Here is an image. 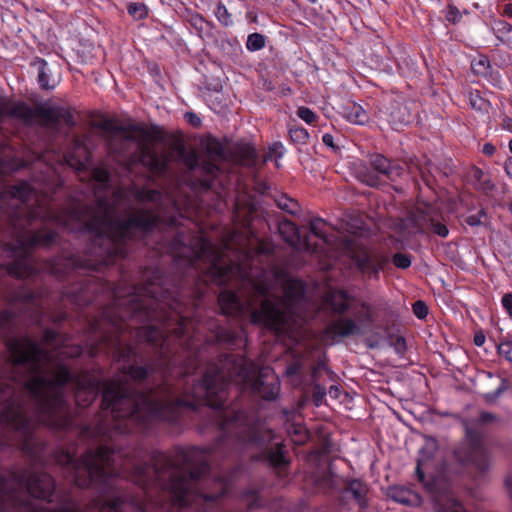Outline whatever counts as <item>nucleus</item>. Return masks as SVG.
I'll use <instances>...</instances> for the list:
<instances>
[{
  "label": "nucleus",
  "instance_id": "f257e3e1",
  "mask_svg": "<svg viewBox=\"0 0 512 512\" xmlns=\"http://www.w3.org/2000/svg\"><path fill=\"white\" fill-rule=\"evenodd\" d=\"M223 258H173V267L184 268L172 288L165 286L162 270L155 268L146 277L142 298L134 293L127 299L102 309L90 323L95 339L89 353L112 354L120 369L141 385L151 373L162 377L139 390L122 378L131 390L147 395L149 401L179 406L172 421L153 419L136 431H149L157 424L177 425L185 417L205 418L224 430V365L208 362L211 344L189 338V324L209 284L220 287L217 295L219 313L224 315Z\"/></svg>",
  "mask_w": 512,
  "mask_h": 512
},
{
  "label": "nucleus",
  "instance_id": "f03ea898",
  "mask_svg": "<svg viewBox=\"0 0 512 512\" xmlns=\"http://www.w3.org/2000/svg\"><path fill=\"white\" fill-rule=\"evenodd\" d=\"M82 352L79 345L61 346L53 351L52 363L31 375L26 387L38 426L55 431L75 429L84 439L100 440L103 444L90 450L106 449L110 469L136 486L164 494L171 506L222 512L224 483H216L215 494L205 491L211 481L206 449H181L173 458L153 451L149 461H144L146 452L121 444L122 438L134 432L133 427H145L153 419L174 420L179 406L151 402L121 380L102 379L87 370L72 373L63 360L79 357Z\"/></svg>",
  "mask_w": 512,
  "mask_h": 512
},
{
  "label": "nucleus",
  "instance_id": "7ed1b4c3",
  "mask_svg": "<svg viewBox=\"0 0 512 512\" xmlns=\"http://www.w3.org/2000/svg\"><path fill=\"white\" fill-rule=\"evenodd\" d=\"M29 367L11 368L4 361L0 370V446L16 447L33 464L44 461L46 445L36 435L38 419L34 415L33 401L25 381V395L17 391L16 385L22 382L19 370Z\"/></svg>",
  "mask_w": 512,
  "mask_h": 512
},
{
  "label": "nucleus",
  "instance_id": "20e7f679",
  "mask_svg": "<svg viewBox=\"0 0 512 512\" xmlns=\"http://www.w3.org/2000/svg\"><path fill=\"white\" fill-rule=\"evenodd\" d=\"M277 228L279 236L294 251L316 256H332L331 252H341L338 256H370L366 251L368 231L362 226L343 233L324 219L314 217L306 227L284 219L278 222Z\"/></svg>",
  "mask_w": 512,
  "mask_h": 512
},
{
  "label": "nucleus",
  "instance_id": "39448f33",
  "mask_svg": "<svg viewBox=\"0 0 512 512\" xmlns=\"http://www.w3.org/2000/svg\"><path fill=\"white\" fill-rule=\"evenodd\" d=\"M254 287L259 295L268 298L262 302L259 310L253 311L252 322L277 332L283 330L294 305L303 297V282L283 269L273 268L263 272L261 278L254 282Z\"/></svg>",
  "mask_w": 512,
  "mask_h": 512
},
{
  "label": "nucleus",
  "instance_id": "423d86ee",
  "mask_svg": "<svg viewBox=\"0 0 512 512\" xmlns=\"http://www.w3.org/2000/svg\"><path fill=\"white\" fill-rule=\"evenodd\" d=\"M255 206L247 201L243 206L239 200L234 204L232 221L234 229L226 224V256H278L276 245L269 238L260 236L253 228Z\"/></svg>",
  "mask_w": 512,
  "mask_h": 512
},
{
  "label": "nucleus",
  "instance_id": "0eeeda50",
  "mask_svg": "<svg viewBox=\"0 0 512 512\" xmlns=\"http://www.w3.org/2000/svg\"><path fill=\"white\" fill-rule=\"evenodd\" d=\"M107 142L115 153H124L131 145H135L139 161L154 174L162 175L167 169L168 155L159 154L154 149L152 135L142 126L110 127L107 129Z\"/></svg>",
  "mask_w": 512,
  "mask_h": 512
},
{
  "label": "nucleus",
  "instance_id": "6e6552de",
  "mask_svg": "<svg viewBox=\"0 0 512 512\" xmlns=\"http://www.w3.org/2000/svg\"><path fill=\"white\" fill-rule=\"evenodd\" d=\"M15 313L4 309L0 312V334L4 338L6 349L9 352L7 365L11 368L29 367L33 374L42 366L53 361V351L41 347L30 336H11L14 330Z\"/></svg>",
  "mask_w": 512,
  "mask_h": 512
},
{
  "label": "nucleus",
  "instance_id": "1a4fd4ad",
  "mask_svg": "<svg viewBox=\"0 0 512 512\" xmlns=\"http://www.w3.org/2000/svg\"><path fill=\"white\" fill-rule=\"evenodd\" d=\"M394 226L396 239L401 243L402 248H410L414 251L418 246V236L446 238L449 235L443 213L430 204L412 209L404 218L396 219Z\"/></svg>",
  "mask_w": 512,
  "mask_h": 512
},
{
  "label": "nucleus",
  "instance_id": "9d476101",
  "mask_svg": "<svg viewBox=\"0 0 512 512\" xmlns=\"http://www.w3.org/2000/svg\"><path fill=\"white\" fill-rule=\"evenodd\" d=\"M9 276L17 280H25L20 283L12 293L11 301L27 305L38 304V294L30 287V283L36 284L42 281L43 271L38 267L36 258H13V262L6 268Z\"/></svg>",
  "mask_w": 512,
  "mask_h": 512
},
{
  "label": "nucleus",
  "instance_id": "9b49d317",
  "mask_svg": "<svg viewBox=\"0 0 512 512\" xmlns=\"http://www.w3.org/2000/svg\"><path fill=\"white\" fill-rule=\"evenodd\" d=\"M405 170V164L391 160L383 154L372 153L368 156V166L360 168L357 174L362 183L378 188L386 181H397L404 175Z\"/></svg>",
  "mask_w": 512,
  "mask_h": 512
},
{
  "label": "nucleus",
  "instance_id": "f8f14e48",
  "mask_svg": "<svg viewBox=\"0 0 512 512\" xmlns=\"http://www.w3.org/2000/svg\"><path fill=\"white\" fill-rule=\"evenodd\" d=\"M241 381L252 387L262 398L267 400L275 399L280 391V383L275 372L270 367H263L259 371L258 379L253 380L252 371L241 367L238 373Z\"/></svg>",
  "mask_w": 512,
  "mask_h": 512
},
{
  "label": "nucleus",
  "instance_id": "ddd939ff",
  "mask_svg": "<svg viewBox=\"0 0 512 512\" xmlns=\"http://www.w3.org/2000/svg\"><path fill=\"white\" fill-rule=\"evenodd\" d=\"M258 160V151L251 143L238 142L230 146L226 139V164L231 162L246 169H257Z\"/></svg>",
  "mask_w": 512,
  "mask_h": 512
},
{
  "label": "nucleus",
  "instance_id": "4468645a",
  "mask_svg": "<svg viewBox=\"0 0 512 512\" xmlns=\"http://www.w3.org/2000/svg\"><path fill=\"white\" fill-rule=\"evenodd\" d=\"M82 258H49L45 264V269L49 271L58 280H66L68 282L83 276L84 267L78 265V260Z\"/></svg>",
  "mask_w": 512,
  "mask_h": 512
},
{
  "label": "nucleus",
  "instance_id": "2eb2a0df",
  "mask_svg": "<svg viewBox=\"0 0 512 512\" xmlns=\"http://www.w3.org/2000/svg\"><path fill=\"white\" fill-rule=\"evenodd\" d=\"M415 102L397 97L390 101L387 107L388 121L394 129L408 125L414 118Z\"/></svg>",
  "mask_w": 512,
  "mask_h": 512
},
{
  "label": "nucleus",
  "instance_id": "dca6fc26",
  "mask_svg": "<svg viewBox=\"0 0 512 512\" xmlns=\"http://www.w3.org/2000/svg\"><path fill=\"white\" fill-rule=\"evenodd\" d=\"M358 330L359 328L353 320L341 318L327 326L321 340L326 345H333L342 337L356 334Z\"/></svg>",
  "mask_w": 512,
  "mask_h": 512
},
{
  "label": "nucleus",
  "instance_id": "f3484780",
  "mask_svg": "<svg viewBox=\"0 0 512 512\" xmlns=\"http://www.w3.org/2000/svg\"><path fill=\"white\" fill-rule=\"evenodd\" d=\"M99 288L95 283V279L91 276H85L84 278L77 280V286L74 287L69 293L71 295L72 300L81 305V304H90L94 300V296L91 294H96Z\"/></svg>",
  "mask_w": 512,
  "mask_h": 512
},
{
  "label": "nucleus",
  "instance_id": "a211bd4d",
  "mask_svg": "<svg viewBox=\"0 0 512 512\" xmlns=\"http://www.w3.org/2000/svg\"><path fill=\"white\" fill-rule=\"evenodd\" d=\"M471 69L476 76L486 79L494 86H498L501 82L500 73L493 69L491 62L486 55L481 54L473 58L471 61Z\"/></svg>",
  "mask_w": 512,
  "mask_h": 512
},
{
  "label": "nucleus",
  "instance_id": "6ab92c4d",
  "mask_svg": "<svg viewBox=\"0 0 512 512\" xmlns=\"http://www.w3.org/2000/svg\"><path fill=\"white\" fill-rule=\"evenodd\" d=\"M8 116L29 123L34 118V111L30 106L23 102H2L0 104V118Z\"/></svg>",
  "mask_w": 512,
  "mask_h": 512
},
{
  "label": "nucleus",
  "instance_id": "aec40b11",
  "mask_svg": "<svg viewBox=\"0 0 512 512\" xmlns=\"http://www.w3.org/2000/svg\"><path fill=\"white\" fill-rule=\"evenodd\" d=\"M205 148L208 152L210 161L203 164V170L210 176H213L218 171L216 164L217 159L221 158L224 152L223 145L213 137H208L205 140Z\"/></svg>",
  "mask_w": 512,
  "mask_h": 512
},
{
  "label": "nucleus",
  "instance_id": "412c9836",
  "mask_svg": "<svg viewBox=\"0 0 512 512\" xmlns=\"http://www.w3.org/2000/svg\"><path fill=\"white\" fill-rule=\"evenodd\" d=\"M341 114L348 122L355 125H365L369 122L368 112L354 101H348L341 106Z\"/></svg>",
  "mask_w": 512,
  "mask_h": 512
},
{
  "label": "nucleus",
  "instance_id": "4be33fe9",
  "mask_svg": "<svg viewBox=\"0 0 512 512\" xmlns=\"http://www.w3.org/2000/svg\"><path fill=\"white\" fill-rule=\"evenodd\" d=\"M490 29L495 37L505 46L512 47V25L503 19H494Z\"/></svg>",
  "mask_w": 512,
  "mask_h": 512
},
{
  "label": "nucleus",
  "instance_id": "5701e85b",
  "mask_svg": "<svg viewBox=\"0 0 512 512\" xmlns=\"http://www.w3.org/2000/svg\"><path fill=\"white\" fill-rule=\"evenodd\" d=\"M471 177L475 189L485 195H489L495 189V184L481 168L474 166L471 170Z\"/></svg>",
  "mask_w": 512,
  "mask_h": 512
},
{
  "label": "nucleus",
  "instance_id": "b1692460",
  "mask_svg": "<svg viewBox=\"0 0 512 512\" xmlns=\"http://www.w3.org/2000/svg\"><path fill=\"white\" fill-rule=\"evenodd\" d=\"M450 171V169L449 171H442L439 167L432 165L430 161H425L424 164L419 165L421 179L429 188L433 187L438 174L448 177Z\"/></svg>",
  "mask_w": 512,
  "mask_h": 512
},
{
  "label": "nucleus",
  "instance_id": "393cba45",
  "mask_svg": "<svg viewBox=\"0 0 512 512\" xmlns=\"http://www.w3.org/2000/svg\"><path fill=\"white\" fill-rule=\"evenodd\" d=\"M38 80L42 88L54 89L59 83V76L52 73L51 68L45 60H39Z\"/></svg>",
  "mask_w": 512,
  "mask_h": 512
},
{
  "label": "nucleus",
  "instance_id": "a878e982",
  "mask_svg": "<svg viewBox=\"0 0 512 512\" xmlns=\"http://www.w3.org/2000/svg\"><path fill=\"white\" fill-rule=\"evenodd\" d=\"M325 303L329 304L335 312H344L349 306V297L342 290H332L325 296Z\"/></svg>",
  "mask_w": 512,
  "mask_h": 512
},
{
  "label": "nucleus",
  "instance_id": "bb28decb",
  "mask_svg": "<svg viewBox=\"0 0 512 512\" xmlns=\"http://www.w3.org/2000/svg\"><path fill=\"white\" fill-rule=\"evenodd\" d=\"M286 151L287 150L281 141L273 142L268 146L267 151L263 155V163L275 160V167L279 169L281 167L279 159L283 158V156L286 154Z\"/></svg>",
  "mask_w": 512,
  "mask_h": 512
},
{
  "label": "nucleus",
  "instance_id": "cd10ccee",
  "mask_svg": "<svg viewBox=\"0 0 512 512\" xmlns=\"http://www.w3.org/2000/svg\"><path fill=\"white\" fill-rule=\"evenodd\" d=\"M464 222L474 227H489L491 224V217L485 208H480L476 213L469 214L464 218Z\"/></svg>",
  "mask_w": 512,
  "mask_h": 512
},
{
  "label": "nucleus",
  "instance_id": "c85d7f7f",
  "mask_svg": "<svg viewBox=\"0 0 512 512\" xmlns=\"http://www.w3.org/2000/svg\"><path fill=\"white\" fill-rule=\"evenodd\" d=\"M288 135L290 142L297 146L307 145L310 140V133L302 126H289Z\"/></svg>",
  "mask_w": 512,
  "mask_h": 512
},
{
  "label": "nucleus",
  "instance_id": "c756f323",
  "mask_svg": "<svg viewBox=\"0 0 512 512\" xmlns=\"http://www.w3.org/2000/svg\"><path fill=\"white\" fill-rule=\"evenodd\" d=\"M442 14L447 22L452 25H457L461 22L463 14H469L467 9H460L454 4L449 3L443 10Z\"/></svg>",
  "mask_w": 512,
  "mask_h": 512
},
{
  "label": "nucleus",
  "instance_id": "7c9ffc66",
  "mask_svg": "<svg viewBox=\"0 0 512 512\" xmlns=\"http://www.w3.org/2000/svg\"><path fill=\"white\" fill-rule=\"evenodd\" d=\"M436 448H437L436 440L430 438V439L426 440L424 447L420 450V458L418 460V465H417V473H418L420 480H422L424 477L423 473L421 472L420 467L428 460V458H430V456L434 453Z\"/></svg>",
  "mask_w": 512,
  "mask_h": 512
},
{
  "label": "nucleus",
  "instance_id": "2f4dec72",
  "mask_svg": "<svg viewBox=\"0 0 512 512\" xmlns=\"http://www.w3.org/2000/svg\"><path fill=\"white\" fill-rule=\"evenodd\" d=\"M41 118L50 126H55L61 122L62 108L48 107L42 108L39 112Z\"/></svg>",
  "mask_w": 512,
  "mask_h": 512
},
{
  "label": "nucleus",
  "instance_id": "473e14b6",
  "mask_svg": "<svg viewBox=\"0 0 512 512\" xmlns=\"http://www.w3.org/2000/svg\"><path fill=\"white\" fill-rule=\"evenodd\" d=\"M393 500L402 504H410L415 495L408 489L402 487H393L389 489L388 494Z\"/></svg>",
  "mask_w": 512,
  "mask_h": 512
},
{
  "label": "nucleus",
  "instance_id": "72a5a7b5",
  "mask_svg": "<svg viewBox=\"0 0 512 512\" xmlns=\"http://www.w3.org/2000/svg\"><path fill=\"white\" fill-rule=\"evenodd\" d=\"M266 36L261 33H251L247 37L246 48L250 52H256L263 49L266 45Z\"/></svg>",
  "mask_w": 512,
  "mask_h": 512
},
{
  "label": "nucleus",
  "instance_id": "f704fd0d",
  "mask_svg": "<svg viewBox=\"0 0 512 512\" xmlns=\"http://www.w3.org/2000/svg\"><path fill=\"white\" fill-rule=\"evenodd\" d=\"M296 115L308 125L318 126L320 116L306 106H299Z\"/></svg>",
  "mask_w": 512,
  "mask_h": 512
},
{
  "label": "nucleus",
  "instance_id": "c9c22d12",
  "mask_svg": "<svg viewBox=\"0 0 512 512\" xmlns=\"http://www.w3.org/2000/svg\"><path fill=\"white\" fill-rule=\"evenodd\" d=\"M267 458L269 463L274 467H282L287 464L283 447L278 443L275 448L271 449Z\"/></svg>",
  "mask_w": 512,
  "mask_h": 512
},
{
  "label": "nucleus",
  "instance_id": "e433bc0d",
  "mask_svg": "<svg viewBox=\"0 0 512 512\" xmlns=\"http://www.w3.org/2000/svg\"><path fill=\"white\" fill-rule=\"evenodd\" d=\"M96 188H107L110 185V174L104 168H96L92 172Z\"/></svg>",
  "mask_w": 512,
  "mask_h": 512
},
{
  "label": "nucleus",
  "instance_id": "4c0bfd02",
  "mask_svg": "<svg viewBox=\"0 0 512 512\" xmlns=\"http://www.w3.org/2000/svg\"><path fill=\"white\" fill-rule=\"evenodd\" d=\"M442 501L445 503H438L436 507L439 512H465L462 505L449 496H444Z\"/></svg>",
  "mask_w": 512,
  "mask_h": 512
},
{
  "label": "nucleus",
  "instance_id": "58836bf2",
  "mask_svg": "<svg viewBox=\"0 0 512 512\" xmlns=\"http://www.w3.org/2000/svg\"><path fill=\"white\" fill-rule=\"evenodd\" d=\"M356 265L363 273L376 274L378 269L374 263L376 258H355Z\"/></svg>",
  "mask_w": 512,
  "mask_h": 512
},
{
  "label": "nucleus",
  "instance_id": "ea45409f",
  "mask_svg": "<svg viewBox=\"0 0 512 512\" xmlns=\"http://www.w3.org/2000/svg\"><path fill=\"white\" fill-rule=\"evenodd\" d=\"M468 101L470 106L475 109L482 111L485 106V99L480 95V92L478 90H471L468 93Z\"/></svg>",
  "mask_w": 512,
  "mask_h": 512
},
{
  "label": "nucleus",
  "instance_id": "a19ab883",
  "mask_svg": "<svg viewBox=\"0 0 512 512\" xmlns=\"http://www.w3.org/2000/svg\"><path fill=\"white\" fill-rule=\"evenodd\" d=\"M179 153L188 169L192 170L198 165V157L194 151L181 149Z\"/></svg>",
  "mask_w": 512,
  "mask_h": 512
},
{
  "label": "nucleus",
  "instance_id": "79ce46f5",
  "mask_svg": "<svg viewBox=\"0 0 512 512\" xmlns=\"http://www.w3.org/2000/svg\"><path fill=\"white\" fill-rule=\"evenodd\" d=\"M128 12L136 19H143L147 15L146 7L140 3H131L128 6Z\"/></svg>",
  "mask_w": 512,
  "mask_h": 512
},
{
  "label": "nucleus",
  "instance_id": "37998d69",
  "mask_svg": "<svg viewBox=\"0 0 512 512\" xmlns=\"http://www.w3.org/2000/svg\"><path fill=\"white\" fill-rule=\"evenodd\" d=\"M348 491L353 494L354 498L357 499L361 505H363L361 500H362L363 494L366 491V488L360 481L356 480V481L351 482V484L348 488Z\"/></svg>",
  "mask_w": 512,
  "mask_h": 512
},
{
  "label": "nucleus",
  "instance_id": "c03bdc74",
  "mask_svg": "<svg viewBox=\"0 0 512 512\" xmlns=\"http://www.w3.org/2000/svg\"><path fill=\"white\" fill-rule=\"evenodd\" d=\"M59 337V334L55 330L47 328L43 332L42 340L46 345L52 346L58 343Z\"/></svg>",
  "mask_w": 512,
  "mask_h": 512
},
{
  "label": "nucleus",
  "instance_id": "a18cd8bd",
  "mask_svg": "<svg viewBox=\"0 0 512 512\" xmlns=\"http://www.w3.org/2000/svg\"><path fill=\"white\" fill-rule=\"evenodd\" d=\"M278 206L282 210H284L290 214H294L297 210L298 204H297V202H295L292 199L282 198L278 201Z\"/></svg>",
  "mask_w": 512,
  "mask_h": 512
},
{
  "label": "nucleus",
  "instance_id": "49530a36",
  "mask_svg": "<svg viewBox=\"0 0 512 512\" xmlns=\"http://www.w3.org/2000/svg\"><path fill=\"white\" fill-rule=\"evenodd\" d=\"M413 312L419 319H424L428 315V307L423 301H416L413 304Z\"/></svg>",
  "mask_w": 512,
  "mask_h": 512
},
{
  "label": "nucleus",
  "instance_id": "de8ad7c7",
  "mask_svg": "<svg viewBox=\"0 0 512 512\" xmlns=\"http://www.w3.org/2000/svg\"><path fill=\"white\" fill-rule=\"evenodd\" d=\"M498 352L501 356L512 363V342H502L498 346Z\"/></svg>",
  "mask_w": 512,
  "mask_h": 512
},
{
  "label": "nucleus",
  "instance_id": "09e8293b",
  "mask_svg": "<svg viewBox=\"0 0 512 512\" xmlns=\"http://www.w3.org/2000/svg\"><path fill=\"white\" fill-rule=\"evenodd\" d=\"M322 142L324 145L329 147L333 152H337L340 150L339 146L335 144L334 142V136L330 133H325L322 136Z\"/></svg>",
  "mask_w": 512,
  "mask_h": 512
},
{
  "label": "nucleus",
  "instance_id": "8fccbe9b",
  "mask_svg": "<svg viewBox=\"0 0 512 512\" xmlns=\"http://www.w3.org/2000/svg\"><path fill=\"white\" fill-rule=\"evenodd\" d=\"M503 308L506 310L510 318H512V293H506L501 299Z\"/></svg>",
  "mask_w": 512,
  "mask_h": 512
},
{
  "label": "nucleus",
  "instance_id": "3c124183",
  "mask_svg": "<svg viewBox=\"0 0 512 512\" xmlns=\"http://www.w3.org/2000/svg\"><path fill=\"white\" fill-rule=\"evenodd\" d=\"M295 433L296 435L298 436L296 439H293V441L297 444H302L304 443L307 438H308V434H307V431L304 427L302 426H299V427H296L295 428Z\"/></svg>",
  "mask_w": 512,
  "mask_h": 512
},
{
  "label": "nucleus",
  "instance_id": "603ef678",
  "mask_svg": "<svg viewBox=\"0 0 512 512\" xmlns=\"http://www.w3.org/2000/svg\"><path fill=\"white\" fill-rule=\"evenodd\" d=\"M61 122H65V124L69 127H72L75 125V120H74L71 112H69L68 110L63 109V108H62V114H61Z\"/></svg>",
  "mask_w": 512,
  "mask_h": 512
},
{
  "label": "nucleus",
  "instance_id": "864d4df0",
  "mask_svg": "<svg viewBox=\"0 0 512 512\" xmlns=\"http://www.w3.org/2000/svg\"><path fill=\"white\" fill-rule=\"evenodd\" d=\"M175 245H182V246H186V245H190L192 246V242L186 237L184 231H179L177 233V236H176V239H175Z\"/></svg>",
  "mask_w": 512,
  "mask_h": 512
},
{
  "label": "nucleus",
  "instance_id": "5fc2aeb1",
  "mask_svg": "<svg viewBox=\"0 0 512 512\" xmlns=\"http://www.w3.org/2000/svg\"><path fill=\"white\" fill-rule=\"evenodd\" d=\"M393 264L400 269H406L411 265V258H392Z\"/></svg>",
  "mask_w": 512,
  "mask_h": 512
},
{
  "label": "nucleus",
  "instance_id": "6e6d98bb",
  "mask_svg": "<svg viewBox=\"0 0 512 512\" xmlns=\"http://www.w3.org/2000/svg\"><path fill=\"white\" fill-rule=\"evenodd\" d=\"M185 119L188 123H190L194 127H198L201 124V119L192 112H187L185 114Z\"/></svg>",
  "mask_w": 512,
  "mask_h": 512
},
{
  "label": "nucleus",
  "instance_id": "4d7b16f0",
  "mask_svg": "<svg viewBox=\"0 0 512 512\" xmlns=\"http://www.w3.org/2000/svg\"><path fill=\"white\" fill-rule=\"evenodd\" d=\"M496 152V146L492 143H485L482 148V153L488 157H492Z\"/></svg>",
  "mask_w": 512,
  "mask_h": 512
},
{
  "label": "nucleus",
  "instance_id": "13d9d810",
  "mask_svg": "<svg viewBox=\"0 0 512 512\" xmlns=\"http://www.w3.org/2000/svg\"><path fill=\"white\" fill-rule=\"evenodd\" d=\"M480 455V456H484V451L481 449V448H476L472 455L470 456V458L468 459V461H471L473 463H475L479 468H482V466L477 462V459L476 457Z\"/></svg>",
  "mask_w": 512,
  "mask_h": 512
},
{
  "label": "nucleus",
  "instance_id": "bf43d9fd",
  "mask_svg": "<svg viewBox=\"0 0 512 512\" xmlns=\"http://www.w3.org/2000/svg\"><path fill=\"white\" fill-rule=\"evenodd\" d=\"M501 16L512 19V2L503 5Z\"/></svg>",
  "mask_w": 512,
  "mask_h": 512
},
{
  "label": "nucleus",
  "instance_id": "052dcab7",
  "mask_svg": "<svg viewBox=\"0 0 512 512\" xmlns=\"http://www.w3.org/2000/svg\"><path fill=\"white\" fill-rule=\"evenodd\" d=\"M504 170H505L506 174H507L510 178H512V157H510V158L505 162Z\"/></svg>",
  "mask_w": 512,
  "mask_h": 512
},
{
  "label": "nucleus",
  "instance_id": "680f3d73",
  "mask_svg": "<svg viewBox=\"0 0 512 512\" xmlns=\"http://www.w3.org/2000/svg\"><path fill=\"white\" fill-rule=\"evenodd\" d=\"M485 343V336L483 334L475 335L474 344L476 346H482Z\"/></svg>",
  "mask_w": 512,
  "mask_h": 512
},
{
  "label": "nucleus",
  "instance_id": "e2e57ef3",
  "mask_svg": "<svg viewBox=\"0 0 512 512\" xmlns=\"http://www.w3.org/2000/svg\"><path fill=\"white\" fill-rule=\"evenodd\" d=\"M280 94L282 96H288V95H291L292 94V89L288 86H283L281 88V91H280Z\"/></svg>",
  "mask_w": 512,
  "mask_h": 512
},
{
  "label": "nucleus",
  "instance_id": "0e129e2a",
  "mask_svg": "<svg viewBox=\"0 0 512 512\" xmlns=\"http://www.w3.org/2000/svg\"><path fill=\"white\" fill-rule=\"evenodd\" d=\"M493 418L494 417L489 413H482L480 417L481 421L484 423L491 421Z\"/></svg>",
  "mask_w": 512,
  "mask_h": 512
},
{
  "label": "nucleus",
  "instance_id": "69168bd1",
  "mask_svg": "<svg viewBox=\"0 0 512 512\" xmlns=\"http://www.w3.org/2000/svg\"><path fill=\"white\" fill-rule=\"evenodd\" d=\"M297 369H298V368H297L296 366H293V365H292V366H290V367H288V368H287L286 373H287L288 375H292V374H294V373H296V372H297Z\"/></svg>",
  "mask_w": 512,
  "mask_h": 512
},
{
  "label": "nucleus",
  "instance_id": "338daca9",
  "mask_svg": "<svg viewBox=\"0 0 512 512\" xmlns=\"http://www.w3.org/2000/svg\"><path fill=\"white\" fill-rule=\"evenodd\" d=\"M232 298H233V295L226 291V296H225L226 306L228 305V303L231 301Z\"/></svg>",
  "mask_w": 512,
  "mask_h": 512
},
{
  "label": "nucleus",
  "instance_id": "774afa93",
  "mask_svg": "<svg viewBox=\"0 0 512 512\" xmlns=\"http://www.w3.org/2000/svg\"><path fill=\"white\" fill-rule=\"evenodd\" d=\"M206 246H207V243H206L203 239H201V251H202L203 253H205V251H206V250H205V249H206Z\"/></svg>",
  "mask_w": 512,
  "mask_h": 512
}]
</instances>
